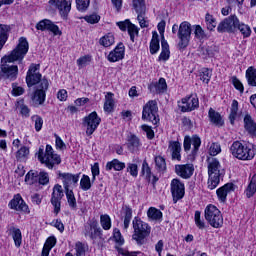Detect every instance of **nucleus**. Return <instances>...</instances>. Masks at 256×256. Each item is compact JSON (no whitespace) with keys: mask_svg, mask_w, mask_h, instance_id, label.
Returning <instances> with one entry per match:
<instances>
[{"mask_svg":"<svg viewBox=\"0 0 256 256\" xmlns=\"http://www.w3.org/2000/svg\"><path fill=\"white\" fill-rule=\"evenodd\" d=\"M28 52L29 42L27 41V38L21 37L16 48L1 59V71L4 79H8V81H15V79H17V75H19V67L16 65H9L8 63H15V61L21 63Z\"/></svg>","mask_w":256,"mask_h":256,"instance_id":"obj_1","label":"nucleus"},{"mask_svg":"<svg viewBox=\"0 0 256 256\" xmlns=\"http://www.w3.org/2000/svg\"><path fill=\"white\" fill-rule=\"evenodd\" d=\"M26 83L28 87L36 86V90L33 93L31 99L35 107L43 105L45 103V97H47V89H49V81L47 78L41 79V73L26 75Z\"/></svg>","mask_w":256,"mask_h":256,"instance_id":"obj_2","label":"nucleus"},{"mask_svg":"<svg viewBox=\"0 0 256 256\" xmlns=\"http://www.w3.org/2000/svg\"><path fill=\"white\" fill-rule=\"evenodd\" d=\"M38 160L42 165H45L47 169H56L58 165H61V156L55 154L53 147L49 144L46 145V149L43 146L39 147Z\"/></svg>","mask_w":256,"mask_h":256,"instance_id":"obj_3","label":"nucleus"},{"mask_svg":"<svg viewBox=\"0 0 256 256\" xmlns=\"http://www.w3.org/2000/svg\"><path fill=\"white\" fill-rule=\"evenodd\" d=\"M132 225L134 230L132 235L133 241H135L137 245H145L147 237L151 235V226L139 217L133 219Z\"/></svg>","mask_w":256,"mask_h":256,"instance_id":"obj_4","label":"nucleus"},{"mask_svg":"<svg viewBox=\"0 0 256 256\" xmlns=\"http://www.w3.org/2000/svg\"><path fill=\"white\" fill-rule=\"evenodd\" d=\"M230 153L240 161H251L255 157V148L240 141H234L230 146Z\"/></svg>","mask_w":256,"mask_h":256,"instance_id":"obj_5","label":"nucleus"},{"mask_svg":"<svg viewBox=\"0 0 256 256\" xmlns=\"http://www.w3.org/2000/svg\"><path fill=\"white\" fill-rule=\"evenodd\" d=\"M208 163V189L213 190L221 182V163L217 158L210 157L207 159Z\"/></svg>","mask_w":256,"mask_h":256,"instance_id":"obj_6","label":"nucleus"},{"mask_svg":"<svg viewBox=\"0 0 256 256\" xmlns=\"http://www.w3.org/2000/svg\"><path fill=\"white\" fill-rule=\"evenodd\" d=\"M205 219L214 229L223 227V215L215 205L210 204L205 208Z\"/></svg>","mask_w":256,"mask_h":256,"instance_id":"obj_7","label":"nucleus"},{"mask_svg":"<svg viewBox=\"0 0 256 256\" xmlns=\"http://www.w3.org/2000/svg\"><path fill=\"white\" fill-rule=\"evenodd\" d=\"M158 112H159V107L157 106V101L150 100L143 107L142 119L144 121H149L153 125H157L159 123Z\"/></svg>","mask_w":256,"mask_h":256,"instance_id":"obj_8","label":"nucleus"},{"mask_svg":"<svg viewBox=\"0 0 256 256\" xmlns=\"http://www.w3.org/2000/svg\"><path fill=\"white\" fill-rule=\"evenodd\" d=\"M177 35L179 39V49H186V47L189 46V41H191V24L187 21L182 22Z\"/></svg>","mask_w":256,"mask_h":256,"instance_id":"obj_9","label":"nucleus"},{"mask_svg":"<svg viewBox=\"0 0 256 256\" xmlns=\"http://www.w3.org/2000/svg\"><path fill=\"white\" fill-rule=\"evenodd\" d=\"M83 234L85 237H89L93 243H96L97 239L103 238V230L99 227V223H97V221H88L84 225Z\"/></svg>","mask_w":256,"mask_h":256,"instance_id":"obj_10","label":"nucleus"},{"mask_svg":"<svg viewBox=\"0 0 256 256\" xmlns=\"http://www.w3.org/2000/svg\"><path fill=\"white\" fill-rule=\"evenodd\" d=\"M82 125L86 127V135L90 137V135L97 131V127L101 125V118L97 115V112L94 111L83 118Z\"/></svg>","mask_w":256,"mask_h":256,"instance_id":"obj_11","label":"nucleus"},{"mask_svg":"<svg viewBox=\"0 0 256 256\" xmlns=\"http://www.w3.org/2000/svg\"><path fill=\"white\" fill-rule=\"evenodd\" d=\"M48 3L50 7L58 9L63 19H67L69 13H71V3H73V0H49Z\"/></svg>","mask_w":256,"mask_h":256,"instance_id":"obj_12","label":"nucleus"},{"mask_svg":"<svg viewBox=\"0 0 256 256\" xmlns=\"http://www.w3.org/2000/svg\"><path fill=\"white\" fill-rule=\"evenodd\" d=\"M237 23H239V18L231 15L218 24L217 31L218 33H235Z\"/></svg>","mask_w":256,"mask_h":256,"instance_id":"obj_13","label":"nucleus"},{"mask_svg":"<svg viewBox=\"0 0 256 256\" xmlns=\"http://www.w3.org/2000/svg\"><path fill=\"white\" fill-rule=\"evenodd\" d=\"M65 197V194L63 193V187L59 184H56L53 187V192L51 195V204L54 207V213L55 215H59V212L61 211V199Z\"/></svg>","mask_w":256,"mask_h":256,"instance_id":"obj_14","label":"nucleus"},{"mask_svg":"<svg viewBox=\"0 0 256 256\" xmlns=\"http://www.w3.org/2000/svg\"><path fill=\"white\" fill-rule=\"evenodd\" d=\"M116 25L117 27H119L120 30L127 31L128 35L130 36V40L132 41V43H135V37L139 35V27L131 23V20L129 19L117 22Z\"/></svg>","mask_w":256,"mask_h":256,"instance_id":"obj_15","label":"nucleus"},{"mask_svg":"<svg viewBox=\"0 0 256 256\" xmlns=\"http://www.w3.org/2000/svg\"><path fill=\"white\" fill-rule=\"evenodd\" d=\"M171 193L174 203H177L179 199L185 197V184L179 179H173L171 181Z\"/></svg>","mask_w":256,"mask_h":256,"instance_id":"obj_16","label":"nucleus"},{"mask_svg":"<svg viewBox=\"0 0 256 256\" xmlns=\"http://www.w3.org/2000/svg\"><path fill=\"white\" fill-rule=\"evenodd\" d=\"M191 145L193 146L192 150V159H195L197 152L199 151V147H201V138L197 135L192 137L185 136L184 138V151H191Z\"/></svg>","mask_w":256,"mask_h":256,"instance_id":"obj_17","label":"nucleus"},{"mask_svg":"<svg viewBox=\"0 0 256 256\" xmlns=\"http://www.w3.org/2000/svg\"><path fill=\"white\" fill-rule=\"evenodd\" d=\"M36 29L38 31H50L55 36L63 35V32H61V30L59 29V26H57L55 23H53V21L49 19H44L39 21L36 24Z\"/></svg>","mask_w":256,"mask_h":256,"instance_id":"obj_18","label":"nucleus"},{"mask_svg":"<svg viewBox=\"0 0 256 256\" xmlns=\"http://www.w3.org/2000/svg\"><path fill=\"white\" fill-rule=\"evenodd\" d=\"M57 175L60 179H62L64 190L71 189V185L74 187L79 183L80 174H71V173H61V171L57 172Z\"/></svg>","mask_w":256,"mask_h":256,"instance_id":"obj_19","label":"nucleus"},{"mask_svg":"<svg viewBox=\"0 0 256 256\" xmlns=\"http://www.w3.org/2000/svg\"><path fill=\"white\" fill-rule=\"evenodd\" d=\"M195 172V167L193 164H177L175 165V173L178 177L182 179H191L193 173Z\"/></svg>","mask_w":256,"mask_h":256,"instance_id":"obj_20","label":"nucleus"},{"mask_svg":"<svg viewBox=\"0 0 256 256\" xmlns=\"http://www.w3.org/2000/svg\"><path fill=\"white\" fill-rule=\"evenodd\" d=\"M197 107H199V98L193 95L183 98L182 104L180 105L181 111H183V113L195 111Z\"/></svg>","mask_w":256,"mask_h":256,"instance_id":"obj_21","label":"nucleus"},{"mask_svg":"<svg viewBox=\"0 0 256 256\" xmlns=\"http://www.w3.org/2000/svg\"><path fill=\"white\" fill-rule=\"evenodd\" d=\"M125 59V45L123 43H119L115 49H113L107 56V60L110 63H117V61H121Z\"/></svg>","mask_w":256,"mask_h":256,"instance_id":"obj_22","label":"nucleus"},{"mask_svg":"<svg viewBox=\"0 0 256 256\" xmlns=\"http://www.w3.org/2000/svg\"><path fill=\"white\" fill-rule=\"evenodd\" d=\"M9 207L10 209H15V211H24V213L29 211V206H27L19 194L15 195L14 198L10 201Z\"/></svg>","mask_w":256,"mask_h":256,"instance_id":"obj_23","label":"nucleus"},{"mask_svg":"<svg viewBox=\"0 0 256 256\" xmlns=\"http://www.w3.org/2000/svg\"><path fill=\"white\" fill-rule=\"evenodd\" d=\"M173 161H181V143L179 141H170L168 145Z\"/></svg>","mask_w":256,"mask_h":256,"instance_id":"obj_24","label":"nucleus"},{"mask_svg":"<svg viewBox=\"0 0 256 256\" xmlns=\"http://www.w3.org/2000/svg\"><path fill=\"white\" fill-rule=\"evenodd\" d=\"M244 129L251 137H256V122L249 114L244 116Z\"/></svg>","mask_w":256,"mask_h":256,"instance_id":"obj_25","label":"nucleus"},{"mask_svg":"<svg viewBox=\"0 0 256 256\" xmlns=\"http://www.w3.org/2000/svg\"><path fill=\"white\" fill-rule=\"evenodd\" d=\"M148 89L151 93H165L167 91V81H165V78H160L158 82H152Z\"/></svg>","mask_w":256,"mask_h":256,"instance_id":"obj_26","label":"nucleus"},{"mask_svg":"<svg viewBox=\"0 0 256 256\" xmlns=\"http://www.w3.org/2000/svg\"><path fill=\"white\" fill-rule=\"evenodd\" d=\"M233 191V183H227L224 186L220 187L216 193L219 201L225 203L227 201V195Z\"/></svg>","mask_w":256,"mask_h":256,"instance_id":"obj_27","label":"nucleus"},{"mask_svg":"<svg viewBox=\"0 0 256 256\" xmlns=\"http://www.w3.org/2000/svg\"><path fill=\"white\" fill-rule=\"evenodd\" d=\"M208 117L209 120L213 123V125H216V127H223V125H225V122L223 121V117L221 116V114L215 111V109L213 108L209 109Z\"/></svg>","mask_w":256,"mask_h":256,"instance_id":"obj_28","label":"nucleus"},{"mask_svg":"<svg viewBox=\"0 0 256 256\" xmlns=\"http://www.w3.org/2000/svg\"><path fill=\"white\" fill-rule=\"evenodd\" d=\"M8 231L13 238L15 247H17V248L21 247V243H23V235L21 234V229L11 226L8 229Z\"/></svg>","mask_w":256,"mask_h":256,"instance_id":"obj_29","label":"nucleus"},{"mask_svg":"<svg viewBox=\"0 0 256 256\" xmlns=\"http://www.w3.org/2000/svg\"><path fill=\"white\" fill-rule=\"evenodd\" d=\"M11 27L5 24H0V51L5 47L7 39H9V31Z\"/></svg>","mask_w":256,"mask_h":256,"instance_id":"obj_30","label":"nucleus"},{"mask_svg":"<svg viewBox=\"0 0 256 256\" xmlns=\"http://www.w3.org/2000/svg\"><path fill=\"white\" fill-rule=\"evenodd\" d=\"M135 11L138 14L137 19H138V23H139L140 27L142 29L149 27V22L145 19L146 7L141 6L140 8H135Z\"/></svg>","mask_w":256,"mask_h":256,"instance_id":"obj_31","label":"nucleus"},{"mask_svg":"<svg viewBox=\"0 0 256 256\" xmlns=\"http://www.w3.org/2000/svg\"><path fill=\"white\" fill-rule=\"evenodd\" d=\"M54 245H57V238L51 236L46 240L42 249L41 256H49V253L53 249Z\"/></svg>","mask_w":256,"mask_h":256,"instance_id":"obj_32","label":"nucleus"},{"mask_svg":"<svg viewBox=\"0 0 256 256\" xmlns=\"http://www.w3.org/2000/svg\"><path fill=\"white\" fill-rule=\"evenodd\" d=\"M127 141L128 149L132 151V153L137 151V149L141 147V141L139 140V137H137L135 134H131L130 136H128Z\"/></svg>","mask_w":256,"mask_h":256,"instance_id":"obj_33","label":"nucleus"},{"mask_svg":"<svg viewBox=\"0 0 256 256\" xmlns=\"http://www.w3.org/2000/svg\"><path fill=\"white\" fill-rule=\"evenodd\" d=\"M122 211L124 213V229H125V231H127L129 229L131 219H133V209H131V207L125 205L122 207Z\"/></svg>","mask_w":256,"mask_h":256,"instance_id":"obj_34","label":"nucleus"},{"mask_svg":"<svg viewBox=\"0 0 256 256\" xmlns=\"http://www.w3.org/2000/svg\"><path fill=\"white\" fill-rule=\"evenodd\" d=\"M123 171V169H125V163L119 161L118 159H113L110 162H107L106 164V171Z\"/></svg>","mask_w":256,"mask_h":256,"instance_id":"obj_35","label":"nucleus"},{"mask_svg":"<svg viewBox=\"0 0 256 256\" xmlns=\"http://www.w3.org/2000/svg\"><path fill=\"white\" fill-rule=\"evenodd\" d=\"M113 93L108 92L105 95V102H104V111L106 113H111L115 107V100L113 99Z\"/></svg>","mask_w":256,"mask_h":256,"instance_id":"obj_36","label":"nucleus"},{"mask_svg":"<svg viewBox=\"0 0 256 256\" xmlns=\"http://www.w3.org/2000/svg\"><path fill=\"white\" fill-rule=\"evenodd\" d=\"M147 216L151 221H161L163 219V212L155 207H150L147 211Z\"/></svg>","mask_w":256,"mask_h":256,"instance_id":"obj_37","label":"nucleus"},{"mask_svg":"<svg viewBox=\"0 0 256 256\" xmlns=\"http://www.w3.org/2000/svg\"><path fill=\"white\" fill-rule=\"evenodd\" d=\"M246 79L250 87H256V68L255 67L250 66L246 70Z\"/></svg>","mask_w":256,"mask_h":256,"instance_id":"obj_38","label":"nucleus"},{"mask_svg":"<svg viewBox=\"0 0 256 256\" xmlns=\"http://www.w3.org/2000/svg\"><path fill=\"white\" fill-rule=\"evenodd\" d=\"M246 197L251 199L256 193V173L251 177L250 182L245 190Z\"/></svg>","mask_w":256,"mask_h":256,"instance_id":"obj_39","label":"nucleus"},{"mask_svg":"<svg viewBox=\"0 0 256 256\" xmlns=\"http://www.w3.org/2000/svg\"><path fill=\"white\" fill-rule=\"evenodd\" d=\"M155 169L158 173H165L167 171V162L163 156H156L155 159Z\"/></svg>","mask_w":256,"mask_h":256,"instance_id":"obj_40","label":"nucleus"},{"mask_svg":"<svg viewBox=\"0 0 256 256\" xmlns=\"http://www.w3.org/2000/svg\"><path fill=\"white\" fill-rule=\"evenodd\" d=\"M141 175L142 177H145L147 181H151V178L153 177V172L151 171V166H149V163H147V159L143 160Z\"/></svg>","mask_w":256,"mask_h":256,"instance_id":"obj_41","label":"nucleus"},{"mask_svg":"<svg viewBox=\"0 0 256 256\" xmlns=\"http://www.w3.org/2000/svg\"><path fill=\"white\" fill-rule=\"evenodd\" d=\"M239 113V102L237 100H233L230 108V123L233 125L235 123V119H237V115Z\"/></svg>","mask_w":256,"mask_h":256,"instance_id":"obj_42","label":"nucleus"},{"mask_svg":"<svg viewBox=\"0 0 256 256\" xmlns=\"http://www.w3.org/2000/svg\"><path fill=\"white\" fill-rule=\"evenodd\" d=\"M161 45H162V51L158 59L159 61H168L171 55V52L169 51V44L167 43V41L162 40Z\"/></svg>","mask_w":256,"mask_h":256,"instance_id":"obj_43","label":"nucleus"},{"mask_svg":"<svg viewBox=\"0 0 256 256\" xmlns=\"http://www.w3.org/2000/svg\"><path fill=\"white\" fill-rule=\"evenodd\" d=\"M236 29L240 31L244 39H246L247 37H251V27L249 25L242 23L238 20V23L236 24Z\"/></svg>","mask_w":256,"mask_h":256,"instance_id":"obj_44","label":"nucleus"},{"mask_svg":"<svg viewBox=\"0 0 256 256\" xmlns=\"http://www.w3.org/2000/svg\"><path fill=\"white\" fill-rule=\"evenodd\" d=\"M25 181L27 185H35L39 182V172L30 170L25 176Z\"/></svg>","mask_w":256,"mask_h":256,"instance_id":"obj_45","label":"nucleus"},{"mask_svg":"<svg viewBox=\"0 0 256 256\" xmlns=\"http://www.w3.org/2000/svg\"><path fill=\"white\" fill-rule=\"evenodd\" d=\"M159 35L154 32L152 35V40L150 42V53L151 55H155L159 51Z\"/></svg>","mask_w":256,"mask_h":256,"instance_id":"obj_46","label":"nucleus"},{"mask_svg":"<svg viewBox=\"0 0 256 256\" xmlns=\"http://www.w3.org/2000/svg\"><path fill=\"white\" fill-rule=\"evenodd\" d=\"M102 47H111L115 43V36L112 33H108L99 40Z\"/></svg>","mask_w":256,"mask_h":256,"instance_id":"obj_47","label":"nucleus"},{"mask_svg":"<svg viewBox=\"0 0 256 256\" xmlns=\"http://www.w3.org/2000/svg\"><path fill=\"white\" fill-rule=\"evenodd\" d=\"M65 193L69 207L72 209H77V198H75V193H73V190L67 189L65 190Z\"/></svg>","mask_w":256,"mask_h":256,"instance_id":"obj_48","label":"nucleus"},{"mask_svg":"<svg viewBox=\"0 0 256 256\" xmlns=\"http://www.w3.org/2000/svg\"><path fill=\"white\" fill-rule=\"evenodd\" d=\"M27 157H29V147L22 146L16 152V159L17 161H27Z\"/></svg>","mask_w":256,"mask_h":256,"instance_id":"obj_49","label":"nucleus"},{"mask_svg":"<svg viewBox=\"0 0 256 256\" xmlns=\"http://www.w3.org/2000/svg\"><path fill=\"white\" fill-rule=\"evenodd\" d=\"M100 225L104 231L111 229V217L108 214H102L100 216Z\"/></svg>","mask_w":256,"mask_h":256,"instance_id":"obj_50","label":"nucleus"},{"mask_svg":"<svg viewBox=\"0 0 256 256\" xmlns=\"http://www.w3.org/2000/svg\"><path fill=\"white\" fill-rule=\"evenodd\" d=\"M80 189L82 191H89L91 189V178L88 175H83L80 180Z\"/></svg>","mask_w":256,"mask_h":256,"instance_id":"obj_51","label":"nucleus"},{"mask_svg":"<svg viewBox=\"0 0 256 256\" xmlns=\"http://www.w3.org/2000/svg\"><path fill=\"white\" fill-rule=\"evenodd\" d=\"M205 21H206V27L208 31H213V29L217 27V21L215 20L213 15L206 14Z\"/></svg>","mask_w":256,"mask_h":256,"instance_id":"obj_52","label":"nucleus"},{"mask_svg":"<svg viewBox=\"0 0 256 256\" xmlns=\"http://www.w3.org/2000/svg\"><path fill=\"white\" fill-rule=\"evenodd\" d=\"M193 29L196 39H199L200 41L203 39H207V34L200 25H194Z\"/></svg>","mask_w":256,"mask_h":256,"instance_id":"obj_53","label":"nucleus"},{"mask_svg":"<svg viewBox=\"0 0 256 256\" xmlns=\"http://www.w3.org/2000/svg\"><path fill=\"white\" fill-rule=\"evenodd\" d=\"M18 103V109L20 111V114L22 115V117H29V113H31V110L29 109V107L27 105H25L23 100H20L17 102Z\"/></svg>","mask_w":256,"mask_h":256,"instance_id":"obj_54","label":"nucleus"},{"mask_svg":"<svg viewBox=\"0 0 256 256\" xmlns=\"http://www.w3.org/2000/svg\"><path fill=\"white\" fill-rule=\"evenodd\" d=\"M194 221H195V225L196 227H198V229H205L206 225H205V220L201 219V212L200 211H196L194 214Z\"/></svg>","mask_w":256,"mask_h":256,"instance_id":"obj_55","label":"nucleus"},{"mask_svg":"<svg viewBox=\"0 0 256 256\" xmlns=\"http://www.w3.org/2000/svg\"><path fill=\"white\" fill-rule=\"evenodd\" d=\"M75 251H76V256H83L85 255V251H87V244L83 242H76L75 244Z\"/></svg>","mask_w":256,"mask_h":256,"instance_id":"obj_56","label":"nucleus"},{"mask_svg":"<svg viewBox=\"0 0 256 256\" xmlns=\"http://www.w3.org/2000/svg\"><path fill=\"white\" fill-rule=\"evenodd\" d=\"M76 63L80 69H83V67H87V65L91 63V56H82L76 61Z\"/></svg>","mask_w":256,"mask_h":256,"instance_id":"obj_57","label":"nucleus"},{"mask_svg":"<svg viewBox=\"0 0 256 256\" xmlns=\"http://www.w3.org/2000/svg\"><path fill=\"white\" fill-rule=\"evenodd\" d=\"M91 0H76V7L78 11H87Z\"/></svg>","mask_w":256,"mask_h":256,"instance_id":"obj_58","label":"nucleus"},{"mask_svg":"<svg viewBox=\"0 0 256 256\" xmlns=\"http://www.w3.org/2000/svg\"><path fill=\"white\" fill-rule=\"evenodd\" d=\"M231 83L232 85H234L237 91H240V93H243L245 91V87H243V83L241 82V80L237 78V76H232Z\"/></svg>","mask_w":256,"mask_h":256,"instance_id":"obj_59","label":"nucleus"},{"mask_svg":"<svg viewBox=\"0 0 256 256\" xmlns=\"http://www.w3.org/2000/svg\"><path fill=\"white\" fill-rule=\"evenodd\" d=\"M31 119L35 123V131H41V129H43V118L39 115H33Z\"/></svg>","mask_w":256,"mask_h":256,"instance_id":"obj_60","label":"nucleus"},{"mask_svg":"<svg viewBox=\"0 0 256 256\" xmlns=\"http://www.w3.org/2000/svg\"><path fill=\"white\" fill-rule=\"evenodd\" d=\"M221 153V145L219 143H212L209 148V155L215 157Z\"/></svg>","mask_w":256,"mask_h":256,"instance_id":"obj_61","label":"nucleus"},{"mask_svg":"<svg viewBox=\"0 0 256 256\" xmlns=\"http://www.w3.org/2000/svg\"><path fill=\"white\" fill-rule=\"evenodd\" d=\"M200 79L203 83H209L211 81V70L204 68L200 72Z\"/></svg>","mask_w":256,"mask_h":256,"instance_id":"obj_62","label":"nucleus"},{"mask_svg":"<svg viewBox=\"0 0 256 256\" xmlns=\"http://www.w3.org/2000/svg\"><path fill=\"white\" fill-rule=\"evenodd\" d=\"M113 237L115 243L118 245H123L125 243V239L123 238V235H121V231L117 228L114 229Z\"/></svg>","mask_w":256,"mask_h":256,"instance_id":"obj_63","label":"nucleus"},{"mask_svg":"<svg viewBox=\"0 0 256 256\" xmlns=\"http://www.w3.org/2000/svg\"><path fill=\"white\" fill-rule=\"evenodd\" d=\"M38 183L40 185H47L49 183V173L45 171L38 173Z\"/></svg>","mask_w":256,"mask_h":256,"instance_id":"obj_64","label":"nucleus"}]
</instances>
